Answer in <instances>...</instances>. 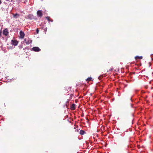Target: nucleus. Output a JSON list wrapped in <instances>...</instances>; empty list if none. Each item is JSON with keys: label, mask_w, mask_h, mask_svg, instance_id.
I'll return each mask as SVG.
<instances>
[{"label": "nucleus", "mask_w": 153, "mask_h": 153, "mask_svg": "<svg viewBox=\"0 0 153 153\" xmlns=\"http://www.w3.org/2000/svg\"><path fill=\"white\" fill-rule=\"evenodd\" d=\"M3 34L5 36H7L8 34V30L7 28L5 29L4 30Z\"/></svg>", "instance_id": "f257e3e1"}, {"label": "nucleus", "mask_w": 153, "mask_h": 153, "mask_svg": "<svg viewBox=\"0 0 153 153\" xmlns=\"http://www.w3.org/2000/svg\"><path fill=\"white\" fill-rule=\"evenodd\" d=\"M19 34L20 35V37L21 38L23 39L24 38L25 34L24 32L22 30H21L19 32Z\"/></svg>", "instance_id": "f03ea898"}, {"label": "nucleus", "mask_w": 153, "mask_h": 153, "mask_svg": "<svg viewBox=\"0 0 153 153\" xmlns=\"http://www.w3.org/2000/svg\"><path fill=\"white\" fill-rule=\"evenodd\" d=\"M11 43L13 45L16 46L17 45L18 42L16 40H11Z\"/></svg>", "instance_id": "7ed1b4c3"}, {"label": "nucleus", "mask_w": 153, "mask_h": 153, "mask_svg": "<svg viewBox=\"0 0 153 153\" xmlns=\"http://www.w3.org/2000/svg\"><path fill=\"white\" fill-rule=\"evenodd\" d=\"M37 16L39 17H41L42 16V10H39L37 11Z\"/></svg>", "instance_id": "20e7f679"}, {"label": "nucleus", "mask_w": 153, "mask_h": 153, "mask_svg": "<svg viewBox=\"0 0 153 153\" xmlns=\"http://www.w3.org/2000/svg\"><path fill=\"white\" fill-rule=\"evenodd\" d=\"M32 49L34 51L36 52L39 51L41 50V49H40L38 47H33L32 48Z\"/></svg>", "instance_id": "39448f33"}, {"label": "nucleus", "mask_w": 153, "mask_h": 153, "mask_svg": "<svg viewBox=\"0 0 153 153\" xmlns=\"http://www.w3.org/2000/svg\"><path fill=\"white\" fill-rule=\"evenodd\" d=\"M143 58V57L142 56H137L135 57V59L136 60H137L138 59H141Z\"/></svg>", "instance_id": "423d86ee"}, {"label": "nucleus", "mask_w": 153, "mask_h": 153, "mask_svg": "<svg viewBox=\"0 0 153 153\" xmlns=\"http://www.w3.org/2000/svg\"><path fill=\"white\" fill-rule=\"evenodd\" d=\"M75 105L73 104L72 105L71 108L72 110H74L75 109Z\"/></svg>", "instance_id": "0eeeda50"}, {"label": "nucleus", "mask_w": 153, "mask_h": 153, "mask_svg": "<svg viewBox=\"0 0 153 153\" xmlns=\"http://www.w3.org/2000/svg\"><path fill=\"white\" fill-rule=\"evenodd\" d=\"M28 19H31L33 18V16L31 14H29L27 16Z\"/></svg>", "instance_id": "6e6552de"}, {"label": "nucleus", "mask_w": 153, "mask_h": 153, "mask_svg": "<svg viewBox=\"0 0 153 153\" xmlns=\"http://www.w3.org/2000/svg\"><path fill=\"white\" fill-rule=\"evenodd\" d=\"M13 17L15 18H17L19 16V14H17V13L15 14H13Z\"/></svg>", "instance_id": "1a4fd4ad"}, {"label": "nucleus", "mask_w": 153, "mask_h": 153, "mask_svg": "<svg viewBox=\"0 0 153 153\" xmlns=\"http://www.w3.org/2000/svg\"><path fill=\"white\" fill-rule=\"evenodd\" d=\"M46 18L48 20V22H52L53 21L52 19H50V17L49 16H47L46 17Z\"/></svg>", "instance_id": "9d476101"}, {"label": "nucleus", "mask_w": 153, "mask_h": 153, "mask_svg": "<svg viewBox=\"0 0 153 153\" xmlns=\"http://www.w3.org/2000/svg\"><path fill=\"white\" fill-rule=\"evenodd\" d=\"M85 133V131L83 130H81L79 131V134L81 135H83Z\"/></svg>", "instance_id": "9b49d317"}, {"label": "nucleus", "mask_w": 153, "mask_h": 153, "mask_svg": "<svg viewBox=\"0 0 153 153\" xmlns=\"http://www.w3.org/2000/svg\"><path fill=\"white\" fill-rule=\"evenodd\" d=\"M91 79L92 78L91 77H88L86 79V80L88 82H89L91 81Z\"/></svg>", "instance_id": "f8f14e48"}, {"label": "nucleus", "mask_w": 153, "mask_h": 153, "mask_svg": "<svg viewBox=\"0 0 153 153\" xmlns=\"http://www.w3.org/2000/svg\"><path fill=\"white\" fill-rule=\"evenodd\" d=\"M39 29L38 28H37L36 30V32L37 33H38L39 32Z\"/></svg>", "instance_id": "ddd939ff"}, {"label": "nucleus", "mask_w": 153, "mask_h": 153, "mask_svg": "<svg viewBox=\"0 0 153 153\" xmlns=\"http://www.w3.org/2000/svg\"><path fill=\"white\" fill-rule=\"evenodd\" d=\"M47 27H46L44 29V30H45V32L46 33V32L47 31Z\"/></svg>", "instance_id": "4468645a"}, {"label": "nucleus", "mask_w": 153, "mask_h": 153, "mask_svg": "<svg viewBox=\"0 0 153 153\" xmlns=\"http://www.w3.org/2000/svg\"><path fill=\"white\" fill-rule=\"evenodd\" d=\"M1 4V0H0V4Z\"/></svg>", "instance_id": "2eb2a0df"}, {"label": "nucleus", "mask_w": 153, "mask_h": 153, "mask_svg": "<svg viewBox=\"0 0 153 153\" xmlns=\"http://www.w3.org/2000/svg\"><path fill=\"white\" fill-rule=\"evenodd\" d=\"M26 43L27 44H29V43H27V42H26Z\"/></svg>", "instance_id": "dca6fc26"}, {"label": "nucleus", "mask_w": 153, "mask_h": 153, "mask_svg": "<svg viewBox=\"0 0 153 153\" xmlns=\"http://www.w3.org/2000/svg\"><path fill=\"white\" fill-rule=\"evenodd\" d=\"M6 1H9V0H6Z\"/></svg>", "instance_id": "f3484780"}, {"label": "nucleus", "mask_w": 153, "mask_h": 153, "mask_svg": "<svg viewBox=\"0 0 153 153\" xmlns=\"http://www.w3.org/2000/svg\"><path fill=\"white\" fill-rule=\"evenodd\" d=\"M127 82H128V80H127Z\"/></svg>", "instance_id": "a211bd4d"}, {"label": "nucleus", "mask_w": 153, "mask_h": 153, "mask_svg": "<svg viewBox=\"0 0 153 153\" xmlns=\"http://www.w3.org/2000/svg\"><path fill=\"white\" fill-rule=\"evenodd\" d=\"M127 82H128V80H127Z\"/></svg>", "instance_id": "6ab92c4d"}, {"label": "nucleus", "mask_w": 153, "mask_h": 153, "mask_svg": "<svg viewBox=\"0 0 153 153\" xmlns=\"http://www.w3.org/2000/svg\"><path fill=\"white\" fill-rule=\"evenodd\" d=\"M24 40H25V41H26V39H24Z\"/></svg>", "instance_id": "aec40b11"}]
</instances>
